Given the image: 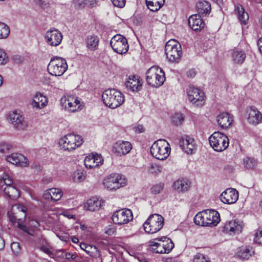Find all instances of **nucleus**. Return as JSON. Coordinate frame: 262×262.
<instances>
[{
  "mask_svg": "<svg viewBox=\"0 0 262 262\" xmlns=\"http://www.w3.org/2000/svg\"><path fill=\"white\" fill-rule=\"evenodd\" d=\"M238 198V191L233 188L225 190L220 195L221 201L224 204H232L235 203Z\"/></svg>",
  "mask_w": 262,
  "mask_h": 262,
  "instance_id": "nucleus-20",
  "label": "nucleus"
},
{
  "mask_svg": "<svg viewBox=\"0 0 262 262\" xmlns=\"http://www.w3.org/2000/svg\"><path fill=\"white\" fill-rule=\"evenodd\" d=\"M11 148V145L7 142L0 143V152L5 154L8 152Z\"/></svg>",
  "mask_w": 262,
  "mask_h": 262,
  "instance_id": "nucleus-47",
  "label": "nucleus"
},
{
  "mask_svg": "<svg viewBox=\"0 0 262 262\" xmlns=\"http://www.w3.org/2000/svg\"><path fill=\"white\" fill-rule=\"evenodd\" d=\"M5 246V240L3 237L0 236V250H3Z\"/></svg>",
  "mask_w": 262,
  "mask_h": 262,
  "instance_id": "nucleus-62",
  "label": "nucleus"
},
{
  "mask_svg": "<svg viewBox=\"0 0 262 262\" xmlns=\"http://www.w3.org/2000/svg\"><path fill=\"white\" fill-rule=\"evenodd\" d=\"M193 262H210L203 254L197 253L193 258Z\"/></svg>",
  "mask_w": 262,
  "mask_h": 262,
  "instance_id": "nucleus-44",
  "label": "nucleus"
},
{
  "mask_svg": "<svg viewBox=\"0 0 262 262\" xmlns=\"http://www.w3.org/2000/svg\"><path fill=\"white\" fill-rule=\"evenodd\" d=\"M164 0H146L148 8L151 11H157L164 5Z\"/></svg>",
  "mask_w": 262,
  "mask_h": 262,
  "instance_id": "nucleus-36",
  "label": "nucleus"
},
{
  "mask_svg": "<svg viewBox=\"0 0 262 262\" xmlns=\"http://www.w3.org/2000/svg\"><path fill=\"white\" fill-rule=\"evenodd\" d=\"M103 158L98 154L89 155L84 159V165L88 168H93L102 165Z\"/></svg>",
  "mask_w": 262,
  "mask_h": 262,
  "instance_id": "nucleus-24",
  "label": "nucleus"
},
{
  "mask_svg": "<svg viewBox=\"0 0 262 262\" xmlns=\"http://www.w3.org/2000/svg\"><path fill=\"white\" fill-rule=\"evenodd\" d=\"M43 198L47 200H52V195H51V192L50 191V189L46 190L43 194Z\"/></svg>",
  "mask_w": 262,
  "mask_h": 262,
  "instance_id": "nucleus-57",
  "label": "nucleus"
},
{
  "mask_svg": "<svg viewBox=\"0 0 262 262\" xmlns=\"http://www.w3.org/2000/svg\"><path fill=\"white\" fill-rule=\"evenodd\" d=\"M196 9L198 13L197 15L205 16L210 12L211 5L206 1H200L196 3Z\"/></svg>",
  "mask_w": 262,
  "mask_h": 262,
  "instance_id": "nucleus-29",
  "label": "nucleus"
},
{
  "mask_svg": "<svg viewBox=\"0 0 262 262\" xmlns=\"http://www.w3.org/2000/svg\"><path fill=\"white\" fill-rule=\"evenodd\" d=\"M180 146L188 154H192L196 149L194 139L187 136L182 138L180 141Z\"/></svg>",
  "mask_w": 262,
  "mask_h": 262,
  "instance_id": "nucleus-22",
  "label": "nucleus"
},
{
  "mask_svg": "<svg viewBox=\"0 0 262 262\" xmlns=\"http://www.w3.org/2000/svg\"><path fill=\"white\" fill-rule=\"evenodd\" d=\"M7 120L18 130L24 129L28 125V121L24 116H7Z\"/></svg>",
  "mask_w": 262,
  "mask_h": 262,
  "instance_id": "nucleus-21",
  "label": "nucleus"
},
{
  "mask_svg": "<svg viewBox=\"0 0 262 262\" xmlns=\"http://www.w3.org/2000/svg\"><path fill=\"white\" fill-rule=\"evenodd\" d=\"M160 167L156 164H150L148 167V171L151 174H157L160 172Z\"/></svg>",
  "mask_w": 262,
  "mask_h": 262,
  "instance_id": "nucleus-48",
  "label": "nucleus"
},
{
  "mask_svg": "<svg viewBox=\"0 0 262 262\" xmlns=\"http://www.w3.org/2000/svg\"><path fill=\"white\" fill-rule=\"evenodd\" d=\"M97 3L98 0H83L84 4L90 7H96Z\"/></svg>",
  "mask_w": 262,
  "mask_h": 262,
  "instance_id": "nucleus-53",
  "label": "nucleus"
},
{
  "mask_svg": "<svg viewBox=\"0 0 262 262\" xmlns=\"http://www.w3.org/2000/svg\"><path fill=\"white\" fill-rule=\"evenodd\" d=\"M101 206V201L95 198H93L88 200L86 205L85 206V207H86L88 210L91 211H95L98 210L100 209Z\"/></svg>",
  "mask_w": 262,
  "mask_h": 262,
  "instance_id": "nucleus-37",
  "label": "nucleus"
},
{
  "mask_svg": "<svg viewBox=\"0 0 262 262\" xmlns=\"http://www.w3.org/2000/svg\"><path fill=\"white\" fill-rule=\"evenodd\" d=\"M146 79L149 85L157 88L163 84L165 80V76L163 70L158 66H155L147 71Z\"/></svg>",
  "mask_w": 262,
  "mask_h": 262,
  "instance_id": "nucleus-4",
  "label": "nucleus"
},
{
  "mask_svg": "<svg viewBox=\"0 0 262 262\" xmlns=\"http://www.w3.org/2000/svg\"><path fill=\"white\" fill-rule=\"evenodd\" d=\"M11 248L14 253H18L20 250L19 244L17 242H13L11 245Z\"/></svg>",
  "mask_w": 262,
  "mask_h": 262,
  "instance_id": "nucleus-56",
  "label": "nucleus"
},
{
  "mask_svg": "<svg viewBox=\"0 0 262 262\" xmlns=\"http://www.w3.org/2000/svg\"><path fill=\"white\" fill-rule=\"evenodd\" d=\"M10 33L8 26L4 23L0 22V39L6 38Z\"/></svg>",
  "mask_w": 262,
  "mask_h": 262,
  "instance_id": "nucleus-40",
  "label": "nucleus"
},
{
  "mask_svg": "<svg viewBox=\"0 0 262 262\" xmlns=\"http://www.w3.org/2000/svg\"><path fill=\"white\" fill-rule=\"evenodd\" d=\"M85 179V172L77 171H75L73 174V181L76 183H79Z\"/></svg>",
  "mask_w": 262,
  "mask_h": 262,
  "instance_id": "nucleus-42",
  "label": "nucleus"
},
{
  "mask_svg": "<svg viewBox=\"0 0 262 262\" xmlns=\"http://www.w3.org/2000/svg\"><path fill=\"white\" fill-rule=\"evenodd\" d=\"M83 143V138L74 134H68L60 138L58 141L60 148L64 151L69 152H72L80 147Z\"/></svg>",
  "mask_w": 262,
  "mask_h": 262,
  "instance_id": "nucleus-2",
  "label": "nucleus"
},
{
  "mask_svg": "<svg viewBox=\"0 0 262 262\" xmlns=\"http://www.w3.org/2000/svg\"><path fill=\"white\" fill-rule=\"evenodd\" d=\"M196 73L194 70H189L187 72V75L188 77H193L195 75Z\"/></svg>",
  "mask_w": 262,
  "mask_h": 262,
  "instance_id": "nucleus-61",
  "label": "nucleus"
},
{
  "mask_svg": "<svg viewBox=\"0 0 262 262\" xmlns=\"http://www.w3.org/2000/svg\"><path fill=\"white\" fill-rule=\"evenodd\" d=\"M6 159L8 162L21 167H26L28 165L26 158L20 154L13 153L7 156Z\"/></svg>",
  "mask_w": 262,
  "mask_h": 262,
  "instance_id": "nucleus-23",
  "label": "nucleus"
},
{
  "mask_svg": "<svg viewBox=\"0 0 262 262\" xmlns=\"http://www.w3.org/2000/svg\"><path fill=\"white\" fill-rule=\"evenodd\" d=\"M195 224L202 226H215L221 221L220 213L214 210L198 212L194 216Z\"/></svg>",
  "mask_w": 262,
  "mask_h": 262,
  "instance_id": "nucleus-1",
  "label": "nucleus"
},
{
  "mask_svg": "<svg viewBox=\"0 0 262 262\" xmlns=\"http://www.w3.org/2000/svg\"><path fill=\"white\" fill-rule=\"evenodd\" d=\"M125 85L128 90L137 92L142 89V83L138 76L132 75L128 77Z\"/></svg>",
  "mask_w": 262,
  "mask_h": 262,
  "instance_id": "nucleus-26",
  "label": "nucleus"
},
{
  "mask_svg": "<svg viewBox=\"0 0 262 262\" xmlns=\"http://www.w3.org/2000/svg\"><path fill=\"white\" fill-rule=\"evenodd\" d=\"M164 185L162 183H159L154 185L151 188V192L152 193L157 194L160 193L163 189Z\"/></svg>",
  "mask_w": 262,
  "mask_h": 262,
  "instance_id": "nucleus-45",
  "label": "nucleus"
},
{
  "mask_svg": "<svg viewBox=\"0 0 262 262\" xmlns=\"http://www.w3.org/2000/svg\"><path fill=\"white\" fill-rule=\"evenodd\" d=\"M126 184L125 177L122 174L114 173L106 176L103 180L105 189L108 191H115L124 186Z\"/></svg>",
  "mask_w": 262,
  "mask_h": 262,
  "instance_id": "nucleus-6",
  "label": "nucleus"
},
{
  "mask_svg": "<svg viewBox=\"0 0 262 262\" xmlns=\"http://www.w3.org/2000/svg\"><path fill=\"white\" fill-rule=\"evenodd\" d=\"M165 52L169 62H178L182 53L181 46L175 39L170 40L166 43Z\"/></svg>",
  "mask_w": 262,
  "mask_h": 262,
  "instance_id": "nucleus-9",
  "label": "nucleus"
},
{
  "mask_svg": "<svg viewBox=\"0 0 262 262\" xmlns=\"http://www.w3.org/2000/svg\"><path fill=\"white\" fill-rule=\"evenodd\" d=\"M235 10L237 12V14L239 21L244 24H246L249 19V15L245 12L243 7L237 4L235 6Z\"/></svg>",
  "mask_w": 262,
  "mask_h": 262,
  "instance_id": "nucleus-33",
  "label": "nucleus"
},
{
  "mask_svg": "<svg viewBox=\"0 0 262 262\" xmlns=\"http://www.w3.org/2000/svg\"><path fill=\"white\" fill-rule=\"evenodd\" d=\"M132 148V145L128 141H118L113 145V150L117 156L125 155L129 152Z\"/></svg>",
  "mask_w": 262,
  "mask_h": 262,
  "instance_id": "nucleus-19",
  "label": "nucleus"
},
{
  "mask_svg": "<svg viewBox=\"0 0 262 262\" xmlns=\"http://www.w3.org/2000/svg\"><path fill=\"white\" fill-rule=\"evenodd\" d=\"M246 119L249 123L256 125L262 122V116H248Z\"/></svg>",
  "mask_w": 262,
  "mask_h": 262,
  "instance_id": "nucleus-41",
  "label": "nucleus"
},
{
  "mask_svg": "<svg viewBox=\"0 0 262 262\" xmlns=\"http://www.w3.org/2000/svg\"><path fill=\"white\" fill-rule=\"evenodd\" d=\"M52 195V201H57L59 200L62 196V191L56 188H52L50 189Z\"/></svg>",
  "mask_w": 262,
  "mask_h": 262,
  "instance_id": "nucleus-39",
  "label": "nucleus"
},
{
  "mask_svg": "<svg viewBox=\"0 0 262 262\" xmlns=\"http://www.w3.org/2000/svg\"><path fill=\"white\" fill-rule=\"evenodd\" d=\"M164 225V218L159 214H151L143 224L145 231L155 233L160 230Z\"/></svg>",
  "mask_w": 262,
  "mask_h": 262,
  "instance_id": "nucleus-12",
  "label": "nucleus"
},
{
  "mask_svg": "<svg viewBox=\"0 0 262 262\" xmlns=\"http://www.w3.org/2000/svg\"><path fill=\"white\" fill-rule=\"evenodd\" d=\"M35 3L42 8H46L49 6V4L43 0H34Z\"/></svg>",
  "mask_w": 262,
  "mask_h": 262,
  "instance_id": "nucleus-55",
  "label": "nucleus"
},
{
  "mask_svg": "<svg viewBox=\"0 0 262 262\" xmlns=\"http://www.w3.org/2000/svg\"><path fill=\"white\" fill-rule=\"evenodd\" d=\"M233 116H217L216 121L219 126L226 129L231 125L233 121Z\"/></svg>",
  "mask_w": 262,
  "mask_h": 262,
  "instance_id": "nucleus-31",
  "label": "nucleus"
},
{
  "mask_svg": "<svg viewBox=\"0 0 262 262\" xmlns=\"http://www.w3.org/2000/svg\"><path fill=\"white\" fill-rule=\"evenodd\" d=\"M254 241L257 244H262V229H259L256 231Z\"/></svg>",
  "mask_w": 262,
  "mask_h": 262,
  "instance_id": "nucleus-49",
  "label": "nucleus"
},
{
  "mask_svg": "<svg viewBox=\"0 0 262 262\" xmlns=\"http://www.w3.org/2000/svg\"><path fill=\"white\" fill-rule=\"evenodd\" d=\"M67 69L68 64L66 59L58 56L51 58L47 68L49 74L55 76L62 75Z\"/></svg>",
  "mask_w": 262,
  "mask_h": 262,
  "instance_id": "nucleus-7",
  "label": "nucleus"
},
{
  "mask_svg": "<svg viewBox=\"0 0 262 262\" xmlns=\"http://www.w3.org/2000/svg\"><path fill=\"white\" fill-rule=\"evenodd\" d=\"M188 100L196 106H202L205 103V94L200 89L189 86L187 91Z\"/></svg>",
  "mask_w": 262,
  "mask_h": 262,
  "instance_id": "nucleus-13",
  "label": "nucleus"
},
{
  "mask_svg": "<svg viewBox=\"0 0 262 262\" xmlns=\"http://www.w3.org/2000/svg\"><path fill=\"white\" fill-rule=\"evenodd\" d=\"M57 236L61 241L65 242H68L70 239L69 235L67 234L58 235Z\"/></svg>",
  "mask_w": 262,
  "mask_h": 262,
  "instance_id": "nucleus-59",
  "label": "nucleus"
},
{
  "mask_svg": "<svg viewBox=\"0 0 262 262\" xmlns=\"http://www.w3.org/2000/svg\"><path fill=\"white\" fill-rule=\"evenodd\" d=\"M113 223L117 225L127 224L133 220V214L129 209H122L116 211L112 216Z\"/></svg>",
  "mask_w": 262,
  "mask_h": 262,
  "instance_id": "nucleus-15",
  "label": "nucleus"
},
{
  "mask_svg": "<svg viewBox=\"0 0 262 262\" xmlns=\"http://www.w3.org/2000/svg\"><path fill=\"white\" fill-rule=\"evenodd\" d=\"M190 186V182L187 179H181L173 183V187L179 192L187 191Z\"/></svg>",
  "mask_w": 262,
  "mask_h": 262,
  "instance_id": "nucleus-30",
  "label": "nucleus"
},
{
  "mask_svg": "<svg viewBox=\"0 0 262 262\" xmlns=\"http://www.w3.org/2000/svg\"><path fill=\"white\" fill-rule=\"evenodd\" d=\"M12 60L15 63L20 64L24 61V58L20 55H15L12 57Z\"/></svg>",
  "mask_w": 262,
  "mask_h": 262,
  "instance_id": "nucleus-54",
  "label": "nucleus"
},
{
  "mask_svg": "<svg viewBox=\"0 0 262 262\" xmlns=\"http://www.w3.org/2000/svg\"><path fill=\"white\" fill-rule=\"evenodd\" d=\"M60 103L66 110L71 113L77 112L84 107L83 102L73 95H64L60 99Z\"/></svg>",
  "mask_w": 262,
  "mask_h": 262,
  "instance_id": "nucleus-8",
  "label": "nucleus"
},
{
  "mask_svg": "<svg viewBox=\"0 0 262 262\" xmlns=\"http://www.w3.org/2000/svg\"><path fill=\"white\" fill-rule=\"evenodd\" d=\"M254 252L252 247L242 246L237 249L235 255L242 259H248L254 254Z\"/></svg>",
  "mask_w": 262,
  "mask_h": 262,
  "instance_id": "nucleus-27",
  "label": "nucleus"
},
{
  "mask_svg": "<svg viewBox=\"0 0 262 262\" xmlns=\"http://www.w3.org/2000/svg\"><path fill=\"white\" fill-rule=\"evenodd\" d=\"M201 17L197 14H193L189 17L188 20V25L193 30L198 31L204 28L205 23Z\"/></svg>",
  "mask_w": 262,
  "mask_h": 262,
  "instance_id": "nucleus-25",
  "label": "nucleus"
},
{
  "mask_svg": "<svg viewBox=\"0 0 262 262\" xmlns=\"http://www.w3.org/2000/svg\"><path fill=\"white\" fill-rule=\"evenodd\" d=\"M102 98L105 105L113 109L120 106L124 101V95L115 89L104 91Z\"/></svg>",
  "mask_w": 262,
  "mask_h": 262,
  "instance_id": "nucleus-3",
  "label": "nucleus"
},
{
  "mask_svg": "<svg viewBox=\"0 0 262 262\" xmlns=\"http://www.w3.org/2000/svg\"><path fill=\"white\" fill-rule=\"evenodd\" d=\"M246 57V54L242 50H234L232 54V60L235 64H242L244 62Z\"/></svg>",
  "mask_w": 262,
  "mask_h": 262,
  "instance_id": "nucleus-32",
  "label": "nucleus"
},
{
  "mask_svg": "<svg viewBox=\"0 0 262 262\" xmlns=\"http://www.w3.org/2000/svg\"><path fill=\"white\" fill-rule=\"evenodd\" d=\"M63 215L70 219L74 218V215L73 214H70V213H69L68 212H64L63 213Z\"/></svg>",
  "mask_w": 262,
  "mask_h": 262,
  "instance_id": "nucleus-63",
  "label": "nucleus"
},
{
  "mask_svg": "<svg viewBox=\"0 0 262 262\" xmlns=\"http://www.w3.org/2000/svg\"><path fill=\"white\" fill-rule=\"evenodd\" d=\"M244 224L239 220H231L227 222L223 227V231L230 234H238L243 230Z\"/></svg>",
  "mask_w": 262,
  "mask_h": 262,
  "instance_id": "nucleus-17",
  "label": "nucleus"
},
{
  "mask_svg": "<svg viewBox=\"0 0 262 262\" xmlns=\"http://www.w3.org/2000/svg\"><path fill=\"white\" fill-rule=\"evenodd\" d=\"M150 152L152 156L155 158L160 160H164L170 154V145L165 140H158L151 145Z\"/></svg>",
  "mask_w": 262,
  "mask_h": 262,
  "instance_id": "nucleus-5",
  "label": "nucleus"
},
{
  "mask_svg": "<svg viewBox=\"0 0 262 262\" xmlns=\"http://www.w3.org/2000/svg\"><path fill=\"white\" fill-rule=\"evenodd\" d=\"M99 39L96 35H89L86 39V47L91 50H96L98 48Z\"/></svg>",
  "mask_w": 262,
  "mask_h": 262,
  "instance_id": "nucleus-35",
  "label": "nucleus"
},
{
  "mask_svg": "<svg viewBox=\"0 0 262 262\" xmlns=\"http://www.w3.org/2000/svg\"><path fill=\"white\" fill-rule=\"evenodd\" d=\"M64 256L68 261L71 262L72 260L75 259L78 256V254L76 253L66 252Z\"/></svg>",
  "mask_w": 262,
  "mask_h": 262,
  "instance_id": "nucleus-51",
  "label": "nucleus"
},
{
  "mask_svg": "<svg viewBox=\"0 0 262 262\" xmlns=\"http://www.w3.org/2000/svg\"><path fill=\"white\" fill-rule=\"evenodd\" d=\"M8 61V57L5 51L0 49V66L6 64Z\"/></svg>",
  "mask_w": 262,
  "mask_h": 262,
  "instance_id": "nucleus-46",
  "label": "nucleus"
},
{
  "mask_svg": "<svg viewBox=\"0 0 262 262\" xmlns=\"http://www.w3.org/2000/svg\"><path fill=\"white\" fill-rule=\"evenodd\" d=\"M2 180L7 185L4 190V192L12 199L15 200L18 198L19 196V191L15 187L11 186L13 181L9 174L5 172L2 177Z\"/></svg>",
  "mask_w": 262,
  "mask_h": 262,
  "instance_id": "nucleus-16",
  "label": "nucleus"
},
{
  "mask_svg": "<svg viewBox=\"0 0 262 262\" xmlns=\"http://www.w3.org/2000/svg\"><path fill=\"white\" fill-rule=\"evenodd\" d=\"M248 115H261V113L254 106H249L246 108Z\"/></svg>",
  "mask_w": 262,
  "mask_h": 262,
  "instance_id": "nucleus-50",
  "label": "nucleus"
},
{
  "mask_svg": "<svg viewBox=\"0 0 262 262\" xmlns=\"http://www.w3.org/2000/svg\"><path fill=\"white\" fill-rule=\"evenodd\" d=\"M110 45L113 50L120 54L126 53L128 50L127 39L120 34L115 35L110 41Z\"/></svg>",
  "mask_w": 262,
  "mask_h": 262,
  "instance_id": "nucleus-14",
  "label": "nucleus"
},
{
  "mask_svg": "<svg viewBox=\"0 0 262 262\" xmlns=\"http://www.w3.org/2000/svg\"><path fill=\"white\" fill-rule=\"evenodd\" d=\"M149 246L151 250L156 253H168L173 248L174 244L171 240L164 237L150 241Z\"/></svg>",
  "mask_w": 262,
  "mask_h": 262,
  "instance_id": "nucleus-10",
  "label": "nucleus"
},
{
  "mask_svg": "<svg viewBox=\"0 0 262 262\" xmlns=\"http://www.w3.org/2000/svg\"><path fill=\"white\" fill-rule=\"evenodd\" d=\"M45 39L49 45L56 47L61 43L62 35L58 30L53 28L46 32Z\"/></svg>",
  "mask_w": 262,
  "mask_h": 262,
  "instance_id": "nucleus-18",
  "label": "nucleus"
},
{
  "mask_svg": "<svg viewBox=\"0 0 262 262\" xmlns=\"http://www.w3.org/2000/svg\"><path fill=\"white\" fill-rule=\"evenodd\" d=\"M115 232V230L112 228H109L107 229H106L105 231V233L108 235H112L114 234Z\"/></svg>",
  "mask_w": 262,
  "mask_h": 262,
  "instance_id": "nucleus-60",
  "label": "nucleus"
},
{
  "mask_svg": "<svg viewBox=\"0 0 262 262\" xmlns=\"http://www.w3.org/2000/svg\"><path fill=\"white\" fill-rule=\"evenodd\" d=\"M111 1L116 7L122 8L125 6V0H111Z\"/></svg>",
  "mask_w": 262,
  "mask_h": 262,
  "instance_id": "nucleus-52",
  "label": "nucleus"
},
{
  "mask_svg": "<svg viewBox=\"0 0 262 262\" xmlns=\"http://www.w3.org/2000/svg\"><path fill=\"white\" fill-rule=\"evenodd\" d=\"M134 130L137 133H141L144 132V128L142 125H138L134 127Z\"/></svg>",
  "mask_w": 262,
  "mask_h": 262,
  "instance_id": "nucleus-58",
  "label": "nucleus"
},
{
  "mask_svg": "<svg viewBox=\"0 0 262 262\" xmlns=\"http://www.w3.org/2000/svg\"><path fill=\"white\" fill-rule=\"evenodd\" d=\"M31 225H33L35 228H37L39 225L38 223L35 221H32L31 222Z\"/></svg>",
  "mask_w": 262,
  "mask_h": 262,
  "instance_id": "nucleus-64",
  "label": "nucleus"
},
{
  "mask_svg": "<svg viewBox=\"0 0 262 262\" xmlns=\"http://www.w3.org/2000/svg\"><path fill=\"white\" fill-rule=\"evenodd\" d=\"M171 120L173 125L178 126L183 123L184 118L183 116H171Z\"/></svg>",
  "mask_w": 262,
  "mask_h": 262,
  "instance_id": "nucleus-43",
  "label": "nucleus"
},
{
  "mask_svg": "<svg viewBox=\"0 0 262 262\" xmlns=\"http://www.w3.org/2000/svg\"><path fill=\"white\" fill-rule=\"evenodd\" d=\"M48 103V99L46 96L40 93H37L33 97L31 105L33 108L39 110L44 107Z\"/></svg>",
  "mask_w": 262,
  "mask_h": 262,
  "instance_id": "nucleus-28",
  "label": "nucleus"
},
{
  "mask_svg": "<svg viewBox=\"0 0 262 262\" xmlns=\"http://www.w3.org/2000/svg\"><path fill=\"white\" fill-rule=\"evenodd\" d=\"M79 246L82 250L92 257H97L100 255L96 246L86 245L83 243H80Z\"/></svg>",
  "mask_w": 262,
  "mask_h": 262,
  "instance_id": "nucleus-34",
  "label": "nucleus"
},
{
  "mask_svg": "<svg viewBox=\"0 0 262 262\" xmlns=\"http://www.w3.org/2000/svg\"><path fill=\"white\" fill-rule=\"evenodd\" d=\"M210 146L216 151H222L229 146L228 137L220 132L213 133L209 138Z\"/></svg>",
  "mask_w": 262,
  "mask_h": 262,
  "instance_id": "nucleus-11",
  "label": "nucleus"
},
{
  "mask_svg": "<svg viewBox=\"0 0 262 262\" xmlns=\"http://www.w3.org/2000/svg\"><path fill=\"white\" fill-rule=\"evenodd\" d=\"M243 165L247 169H252L257 165L256 160L253 157H246L243 160Z\"/></svg>",
  "mask_w": 262,
  "mask_h": 262,
  "instance_id": "nucleus-38",
  "label": "nucleus"
}]
</instances>
